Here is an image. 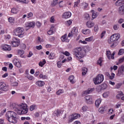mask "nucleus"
<instances>
[{
    "instance_id": "1",
    "label": "nucleus",
    "mask_w": 124,
    "mask_h": 124,
    "mask_svg": "<svg viewBox=\"0 0 124 124\" xmlns=\"http://www.w3.org/2000/svg\"><path fill=\"white\" fill-rule=\"evenodd\" d=\"M12 108L14 111L17 112L19 115H22L23 114H27L29 108H28V105L26 103H22L20 105H17L16 104H13L12 105Z\"/></svg>"
},
{
    "instance_id": "2",
    "label": "nucleus",
    "mask_w": 124,
    "mask_h": 124,
    "mask_svg": "<svg viewBox=\"0 0 124 124\" xmlns=\"http://www.w3.org/2000/svg\"><path fill=\"white\" fill-rule=\"evenodd\" d=\"M6 117L9 122L12 124H17V114L12 111H8L6 114Z\"/></svg>"
},
{
    "instance_id": "3",
    "label": "nucleus",
    "mask_w": 124,
    "mask_h": 124,
    "mask_svg": "<svg viewBox=\"0 0 124 124\" xmlns=\"http://www.w3.org/2000/svg\"><path fill=\"white\" fill-rule=\"evenodd\" d=\"M121 35L120 33H114L110 36V39L108 40V42L109 44H112L111 46V47L114 48V47H116V46L115 42L118 41Z\"/></svg>"
},
{
    "instance_id": "4",
    "label": "nucleus",
    "mask_w": 124,
    "mask_h": 124,
    "mask_svg": "<svg viewBox=\"0 0 124 124\" xmlns=\"http://www.w3.org/2000/svg\"><path fill=\"white\" fill-rule=\"evenodd\" d=\"M74 55L76 56L77 60H81L84 56V50L81 47H77L75 50Z\"/></svg>"
},
{
    "instance_id": "5",
    "label": "nucleus",
    "mask_w": 124,
    "mask_h": 124,
    "mask_svg": "<svg viewBox=\"0 0 124 124\" xmlns=\"http://www.w3.org/2000/svg\"><path fill=\"white\" fill-rule=\"evenodd\" d=\"M104 80V76L101 74L97 75L95 78H93V81L95 85H99V84H101Z\"/></svg>"
},
{
    "instance_id": "6",
    "label": "nucleus",
    "mask_w": 124,
    "mask_h": 124,
    "mask_svg": "<svg viewBox=\"0 0 124 124\" xmlns=\"http://www.w3.org/2000/svg\"><path fill=\"white\" fill-rule=\"evenodd\" d=\"M25 30L23 28L18 27L16 29L15 31V35L18 36V37H23L25 33L24 32Z\"/></svg>"
},
{
    "instance_id": "7",
    "label": "nucleus",
    "mask_w": 124,
    "mask_h": 124,
    "mask_svg": "<svg viewBox=\"0 0 124 124\" xmlns=\"http://www.w3.org/2000/svg\"><path fill=\"white\" fill-rule=\"evenodd\" d=\"M8 89H9L8 85H6L5 82H0V94L2 93L3 92H6L7 91H8Z\"/></svg>"
},
{
    "instance_id": "8",
    "label": "nucleus",
    "mask_w": 124,
    "mask_h": 124,
    "mask_svg": "<svg viewBox=\"0 0 124 124\" xmlns=\"http://www.w3.org/2000/svg\"><path fill=\"white\" fill-rule=\"evenodd\" d=\"M10 44L13 47H18L20 45V39L14 37L12 39Z\"/></svg>"
},
{
    "instance_id": "9",
    "label": "nucleus",
    "mask_w": 124,
    "mask_h": 124,
    "mask_svg": "<svg viewBox=\"0 0 124 124\" xmlns=\"http://www.w3.org/2000/svg\"><path fill=\"white\" fill-rule=\"evenodd\" d=\"M117 75L118 76V77H124V65H122L118 68Z\"/></svg>"
},
{
    "instance_id": "10",
    "label": "nucleus",
    "mask_w": 124,
    "mask_h": 124,
    "mask_svg": "<svg viewBox=\"0 0 124 124\" xmlns=\"http://www.w3.org/2000/svg\"><path fill=\"white\" fill-rule=\"evenodd\" d=\"M80 114H72V115L70 116V119L68 120V123H72L74 120H76L78 119V118H80Z\"/></svg>"
},
{
    "instance_id": "11",
    "label": "nucleus",
    "mask_w": 124,
    "mask_h": 124,
    "mask_svg": "<svg viewBox=\"0 0 124 124\" xmlns=\"http://www.w3.org/2000/svg\"><path fill=\"white\" fill-rule=\"evenodd\" d=\"M106 53L107 58L108 59V60H114V59H115V57H114V56L116 54V52L113 51L112 54V52L110 51V50H107Z\"/></svg>"
},
{
    "instance_id": "12",
    "label": "nucleus",
    "mask_w": 124,
    "mask_h": 124,
    "mask_svg": "<svg viewBox=\"0 0 124 124\" xmlns=\"http://www.w3.org/2000/svg\"><path fill=\"white\" fill-rule=\"evenodd\" d=\"M78 33V29L76 27L73 28L72 31L70 33H69L68 36V37H71V36H73V35H77Z\"/></svg>"
},
{
    "instance_id": "13",
    "label": "nucleus",
    "mask_w": 124,
    "mask_h": 124,
    "mask_svg": "<svg viewBox=\"0 0 124 124\" xmlns=\"http://www.w3.org/2000/svg\"><path fill=\"white\" fill-rule=\"evenodd\" d=\"M25 27L27 30L31 29V28H34L35 27V22L34 21L27 22L25 23Z\"/></svg>"
},
{
    "instance_id": "14",
    "label": "nucleus",
    "mask_w": 124,
    "mask_h": 124,
    "mask_svg": "<svg viewBox=\"0 0 124 124\" xmlns=\"http://www.w3.org/2000/svg\"><path fill=\"white\" fill-rule=\"evenodd\" d=\"M85 98V101L86 103H87L88 104H93V98H92V96H86Z\"/></svg>"
},
{
    "instance_id": "15",
    "label": "nucleus",
    "mask_w": 124,
    "mask_h": 124,
    "mask_svg": "<svg viewBox=\"0 0 124 124\" xmlns=\"http://www.w3.org/2000/svg\"><path fill=\"white\" fill-rule=\"evenodd\" d=\"M1 47L2 48V50L4 51H11V46L8 45L6 44H3L1 45Z\"/></svg>"
},
{
    "instance_id": "16",
    "label": "nucleus",
    "mask_w": 124,
    "mask_h": 124,
    "mask_svg": "<svg viewBox=\"0 0 124 124\" xmlns=\"http://www.w3.org/2000/svg\"><path fill=\"white\" fill-rule=\"evenodd\" d=\"M71 17V12H66L62 15V17L63 19H68Z\"/></svg>"
},
{
    "instance_id": "17",
    "label": "nucleus",
    "mask_w": 124,
    "mask_h": 124,
    "mask_svg": "<svg viewBox=\"0 0 124 124\" xmlns=\"http://www.w3.org/2000/svg\"><path fill=\"white\" fill-rule=\"evenodd\" d=\"M17 54L20 57V58L26 59V55H25V50H23V49H19L17 51Z\"/></svg>"
},
{
    "instance_id": "18",
    "label": "nucleus",
    "mask_w": 124,
    "mask_h": 124,
    "mask_svg": "<svg viewBox=\"0 0 124 124\" xmlns=\"http://www.w3.org/2000/svg\"><path fill=\"white\" fill-rule=\"evenodd\" d=\"M13 63L19 68L22 67V64H21V62L18 61L17 59H15L13 60Z\"/></svg>"
},
{
    "instance_id": "19",
    "label": "nucleus",
    "mask_w": 124,
    "mask_h": 124,
    "mask_svg": "<svg viewBox=\"0 0 124 124\" xmlns=\"http://www.w3.org/2000/svg\"><path fill=\"white\" fill-rule=\"evenodd\" d=\"M35 85L37 86V87H44L45 85V82L42 80H38L35 82Z\"/></svg>"
},
{
    "instance_id": "20",
    "label": "nucleus",
    "mask_w": 124,
    "mask_h": 124,
    "mask_svg": "<svg viewBox=\"0 0 124 124\" xmlns=\"http://www.w3.org/2000/svg\"><path fill=\"white\" fill-rule=\"evenodd\" d=\"M61 40L62 42H69V39H67V35L66 34L61 37Z\"/></svg>"
},
{
    "instance_id": "21",
    "label": "nucleus",
    "mask_w": 124,
    "mask_h": 124,
    "mask_svg": "<svg viewBox=\"0 0 124 124\" xmlns=\"http://www.w3.org/2000/svg\"><path fill=\"white\" fill-rule=\"evenodd\" d=\"M86 25L87 28H91L94 26V23L92 21H88L86 22Z\"/></svg>"
},
{
    "instance_id": "22",
    "label": "nucleus",
    "mask_w": 124,
    "mask_h": 124,
    "mask_svg": "<svg viewBox=\"0 0 124 124\" xmlns=\"http://www.w3.org/2000/svg\"><path fill=\"white\" fill-rule=\"evenodd\" d=\"M102 101V99L101 98H99L97 99L95 102V106L96 108H98L101 104V102Z\"/></svg>"
},
{
    "instance_id": "23",
    "label": "nucleus",
    "mask_w": 124,
    "mask_h": 124,
    "mask_svg": "<svg viewBox=\"0 0 124 124\" xmlns=\"http://www.w3.org/2000/svg\"><path fill=\"white\" fill-rule=\"evenodd\" d=\"M39 78L42 80H47L48 79V75L47 74H44L43 73H41L39 75Z\"/></svg>"
},
{
    "instance_id": "24",
    "label": "nucleus",
    "mask_w": 124,
    "mask_h": 124,
    "mask_svg": "<svg viewBox=\"0 0 124 124\" xmlns=\"http://www.w3.org/2000/svg\"><path fill=\"white\" fill-rule=\"evenodd\" d=\"M119 14L120 15H124V5L121 6L118 9Z\"/></svg>"
},
{
    "instance_id": "25",
    "label": "nucleus",
    "mask_w": 124,
    "mask_h": 124,
    "mask_svg": "<svg viewBox=\"0 0 124 124\" xmlns=\"http://www.w3.org/2000/svg\"><path fill=\"white\" fill-rule=\"evenodd\" d=\"M115 4L116 6H120V5H123V4H124V0H117Z\"/></svg>"
},
{
    "instance_id": "26",
    "label": "nucleus",
    "mask_w": 124,
    "mask_h": 124,
    "mask_svg": "<svg viewBox=\"0 0 124 124\" xmlns=\"http://www.w3.org/2000/svg\"><path fill=\"white\" fill-rule=\"evenodd\" d=\"M61 113H62L61 110L57 109L54 111V116L55 117H59V116H61Z\"/></svg>"
},
{
    "instance_id": "27",
    "label": "nucleus",
    "mask_w": 124,
    "mask_h": 124,
    "mask_svg": "<svg viewBox=\"0 0 124 124\" xmlns=\"http://www.w3.org/2000/svg\"><path fill=\"white\" fill-rule=\"evenodd\" d=\"M19 12V8H13L11 9V13L13 14H17Z\"/></svg>"
},
{
    "instance_id": "28",
    "label": "nucleus",
    "mask_w": 124,
    "mask_h": 124,
    "mask_svg": "<svg viewBox=\"0 0 124 124\" xmlns=\"http://www.w3.org/2000/svg\"><path fill=\"white\" fill-rule=\"evenodd\" d=\"M99 113L101 114H104V112H105V107L102 106L99 108L98 110Z\"/></svg>"
},
{
    "instance_id": "29",
    "label": "nucleus",
    "mask_w": 124,
    "mask_h": 124,
    "mask_svg": "<svg viewBox=\"0 0 124 124\" xmlns=\"http://www.w3.org/2000/svg\"><path fill=\"white\" fill-rule=\"evenodd\" d=\"M91 12L92 13V18L93 19H95V18H96L97 17V13L96 12V11L92 10L91 11Z\"/></svg>"
},
{
    "instance_id": "30",
    "label": "nucleus",
    "mask_w": 124,
    "mask_h": 124,
    "mask_svg": "<svg viewBox=\"0 0 124 124\" xmlns=\"http://www.w3.org/2000/svg\"><path fill=\"white\" fill-rule=\"evenodd\" d=\"M74 76L71 75L69 77V80L71 84H75Z\"/></svg>"
},
{
    "instance_id": "31",
    "label": "nucleus",
    "mask_w": 124,
    "mask_h": 124,
    "mask_svg": "<svg viewBox=\"0 0 124 124\" xmlns=\"http://www.w3.org/2000/svg\"><path fill=\"white\" fill-rule=\"evenodd\" d=\"M32 17H33V13H32V12H30L27 13V19L31 20V19H32Z\"/></svg>"
},
{
    "instance_id": "32",
    "label": "nucleus",
    "mask_w": 124,
    "mask_h": 124,
    "mask_svg": "<svg viewBox=\"0 0 124 124\" xmlns=\"http://www.w3.org/2000/svg\"><path fill=\"white\" fill-rule=\"evenodd\" d=\"M46 64V60H45V59H43L42 61L39 62V63H38L39 65L41 67H43V66L45 65Z\"/></svg>"
},
{
    "instance_id": "33",
    "label": "nucleus",
    "mask_w": 124,
    "mask_h": 124,
    "mask_svg": "<svg viewBox=\"0 0 124 124\" xmlns=\"http://www.w3.org/2000/svg\"><path fill=\"white\" fill-rule=\"evenodd\" d=\"M54 34V27H51L49 30L47 31V34L48 35H52V34Z\"/></svg>"
},
{
    "instance_id": "34",
    "label": "nucleus",
    "mask_w": 124,
    "mask_h": 124,
    "mask_svg": "<svg viewBox=\"0 0 124 124\" xmlns=\"http://www.w3.org/2000/svg\"><path fill=\"white\" fill-rule=\"evenodd\" d=\"M82 33H83V34L87 35L88 34H90V33H91V30L89 29L83 30H82Z\"/></svg>"
},
{
    "instance_id": "35",
    "label": "nucleus",
    "mask_w": 124,
    "mask_h": 124,
    "mask_svg": "<svg viewBox=\"0 0 124 124\" xmlns=\"http://www.w3.org/2000/svg\"><path fill=\"white\" fill-rule=\"evenodd\" d=\"M85 41L87 42H91V41H93V36H91L88 38L85 39Z\"/></svg>"
},
{
    "instance_id": "36",
    "label": "nucleus",
    "mask_w": 124,
    "mask_h": 124,
    "mask_svg": "<svg viewBox=\"0 0 124 124\" xmlns=\"http://www.w3.org/2000/svg\"><path fill=\"white\" fill-rule=\"evenodd\" d=\"M55 58H56V54L54 53H50L49 56H48V58L50 60H54V59H55Z\"/></svg>"
},
{
    "instance_id": "37",
    "label": "nucleus",
    "mask_w": 124,
    "mask_h": 124,
    "mask_svg": "<svg viewBox=\"0 0 124 124\" xmlns=\"http://www.w3.org/2000/svg\"><path fill=\"white\" fill-rule=\"evenodd\" d=\"M64 93V90L63 89H60L57 92H56V93L57 95H61V94H62V93Z\"/></svg>"
},
{
    "instance_id": "38",
    "label": "nucleus",
    "mask_w": 124,
    "mask_h": 124,
    "mask_svg": "<svg viewBox=\"0 0 124 124\" xmlns=\"http://www.w3.org/2000/svg\"><path fill=\"white\" fill-rule=\"evenodd\" d=\"M26 17H27V15H24L22 16V18L19 19V22H20L21 23H24L25 21L26 20L24 19H25V18H26Z\"/></svg>"
},
{
    "instance_id": "39",
    "label": "nucleus",
    "mask_w": 124,
    "mask_h": 124,
    "mask_svg": "<svg viewBox=\"0 0 124 124\" xmlns=\"http://www.w3.org/2000/svg\"><path fill=\"white\" fill-rule=\"evenodd\" d=\"M17 2H22V3H29V0H15Z\"/></svg>"
},
{
    "instance_id": "40",
    "label": "nucleus",
    "mask_w": 124,
    "mask_h": 124,
    "mask_svg": "<svg viewBox=\"0 0 124 124\" xmlns=\"http://www.w3.org/2000/svg\"><path fill=\"white\" fill-rule=\"evenodd\" d=\"M81 5L84 9H86V8H87L88 6H89V4L86 2H83L81 4Z\"/></svg>"
},
{
    "instance_id": "41",
    "label": "nucleus",
    "mask_w": 124,
    "mask_h": 124,
    "mask_svg": "<svg viewBox=\"0 0 124 124\" xmlns=\"http://www.w3.org/2000/svg\"><path fill=\"white\" fill-rule=\"evenodd\" d=\"M58 4V0H53L51 2V6H56Z\"/></svg>"
},
{
    "instance_id": "42",
    "label": "nucleus",
    "mask_w": 124,
    "mask_h": 124,
    "mask_svg": "<svg viewBox=\"0 0 124 124\" xmlns=\"http://www.w3.org/2000/svg\"><path fill=\"white\" fill-rule=\"evenodd\" d=\"M113 28L114 31H118L120 29V25L118 24H114Z\"/></svg>"
},
{
    "instance_id": "43",
    "label": "nucleus",
    "mask_w": 124,
    "mask_h": 124,
    "mask_svg": "<svg viewBox=\"0 0 124 124\" xmlns=\"http://www.w3.org/2000/svg\"><path fill=\"white\" fill-rule=\"evenodd\" d=\"M11 38V36L9 34H6L4 35V39L5 40H9Z\"/></svg>"
},
{
    "instance_id": "44",
    "label": "nucleus",
    "mask_w": 124,
    "mask_h": 124,
    "mask_svg": "<svg viewBox=\"0 0 124 124\" xmlns=\"http://www.w3.org/2000/svg\"><path fill=\"white\" fill-rule=\"evenodd\" d=\"M109 96V92H106L103 94V97L104 98H107Z\"/></svg>"
},
{
    "instance_id": "45",
    "label": "nucleus",
    "mask_w": 124,
    "mask_h": 124,
    "mask_svg": "<svg viewBox=\"0 0 124 124\" xmlns=\"http://www.w3.org/2000/svg\"><path fill=\"white\" fill-rule=\"evenodd\" d=\"M123 95H124V94L123 93V92H120L119 93L116 95V97L118 99H120V98H121V97H122L123 96Z\"/></svg>"
},
{
    "instance_id": "46",
    "label": "nucleus",
    "mask_w": 124,
    "mask_h": 124,
    "mask_svg": "<svg viewBox=\"0 0 124 124\" xmlns=\"http://www.w3.org/2000/svg\"><path fill=\"white\" fill-rule=\"evenodd\" d=\"M26 78H28L29 80H30L31 81V80H33V79H34V77H33V76L30 75H28L27 76H26Z\"/></svg>"
},
{
    "instance_id": "47",
    "label": "nucleus",
    "mask_w": 124,
    "mask_h": 124,
    "mask_svg": "<svg viewBox=\"0 0 124 124\" xmlns=\"http://www.w3.org/2000/svg\"><path fill=\"white\" fill-rule=\"evenodd\" d=\"M72 22H73L72 19H70L65 22V25H66V26H70V25L72 24Z\"/></svg>"
},
{
    "instance_id": "48",
    "label": "nucleus",
    "mask_w": 124,
    "mask_h": 124,
    "mask_svg": "<svg viewBox=\"0 0 124 124\" xmlns=\"http://www.w3.org/2000/svg\"><path fill=\"white\" fill-rule=\"evenodd\" d=\"M122 85H123V83L122 82L118 83L115 85V89H120V88H121V87H122Z\"/></svg>"
},
{
    "instance_id": "49",
    "label": "nucleus",
    "mask_w": 124,
    "mask_h": 124,
    "mask_svg": "<svg viewBox=\"0 0 124 124\" xmlns=\"http://www.w3.org/2000/svg\"><path fill=\"white\" fill-rule=\"evenodd\" d=\"M87 71H88V69L87 68H85V67L83 68L82 75H86Z\"/></svg>"
},
{
    "instance_id": "50",
    "label": "nucleus",
    "mask_w": 124,
    "mask_h": 124,
    "mask_svg": "<svg viewBox=\"0 0 124 124\" xmlns=\"http://www.w3.org/2000/svg\"><path fill=\"white\" fill-rule=\"evenodd\" d=\"M49 21H50V23L54 24V23H55V22H56V19H55V16H51L50 17Z\"/></svg>"
},
{
    "instance_id": "51",
    "label": "nucleus",
    "mask_w": 124,
    "mask_h": 124,
    "mask_svg": "<svg viewBox=\"0 0 124 124\" xmlns=\"http://www.w3.org/2000/svg\"><path fill=\"white\" fill-rule=\"evenodd\" d=\"M124 49H121L119 50V52H118V55L119 56H122V55H124Z\"/></svg>"
},
{
    "instance_id": "52",
    "label": "nucleus",
    "mask_w": 124,
    "mask_h": 124,
    "mask_svg": "<svg viewBox=\"0 0 124 124\" xmlns=\"http://www.w3.org/2000/svg\"><path fill=\"white\" fill-rule=\"evenodd\" d=\"M102 62H103L102 58H100L97 62L98 64H99V65H100V66H101V65H102Z\"/></svg>"
},
{
    "instance_id": "53",
    "label": "nucleus",
    "mask_w": 124,
    "mask_h": 124,
    "mask_svg": "<svg viewBox=\"0 0 124 124\" xmlns=\"http://www.w3.org/2000/svg\"><path fill=\"white\" fill-rule=\"evenodd\" d=\"M93 89L89 88L87 91H85V93H86L89 94V93H93Z\"/></svg>"
},
{
    "instance_id": "54",
    "label": "nucleus",
    "mask_w": 124,
    "mask_h": 124,
    "mask_svg": "<svg viewBox=\"0 0 124 124\" xmlns=\"http://www.w3.org/2000/svg\"><path fill=\"white\" fill-rule=\"evenodd\" d=\"M79 3H80V0H78L77 1L75 2L74 7L75 8L78 7Z\"/></svg>"
},
{
    "instance_id": "55",
    "label": "nucleus",
    "mask_w": 124,
    "mask_h": 124,
    "mask_svg": "<svg viewBox=\"0 0 124 124\" xmlns=\"http://www.w3.org/2000/svg\"><path fill=\"white\" fill-rule=\"evenodd\" d=\"M62 53L63 54V55H65V56H66L67 57H69V56H70V53H69V52H68V51H63L62 52Z\"/></svg>"
},
{
    "instance_id": "56",
    "label": "nucleus",
    "mask_w": 124,
    "mask_h": 124,
    "mask_svg": "<svg viewBox=\"0 0 124 124\" xmlns=\"http://www.w3.org/2000/svg\"><path fill=\"white\" fill-rule=\"evenodd\" d=\"M105 34H106V31H103L100 35L101 39L104 38Z\"/></svg>"
},
{
    "instance_id": "57",
    "label": "nucleus",
    "mask_w": 124,
    "mask_h": 124,
    "mask_svg": "<svg viewBox=\"0 0 124 124\" xmlns=\"http://www.w3.org/2000/svg\"><path fill=\"white\" fill-rule=\"evenodd\" d=\"M8 21H9V23H14V21H15V20L14 19V18H13L12 17H10L8 18Z\"/></svg>"
},
{
    "instance_id": "58",
    "label": "nucleus",
    "mask_w": 124,
    "mask_h": 124,
    "mask_svg": "<svg viewBox=\"0 0 124 124\" xmlns=\"http://www.w3.org/2000/svg\"><path fill=\"white\" fill-rule=\"evenodd\" d=\"M99 30V28H98V25H95L94 26V31H98Z\"/></svg>"
},
{
    "instance_id": "59",
    "label": "nucleus",
    "mask_w": 124,
    "mask_h": 124,
    "mask_svg": "<svg viewBox=\"0 0 124 124\" xmlns=\"http://www.w3.org/2000/svg\"><path fill=\"white\" fill-rule=\"evenodd\" d=\"M84 17L86 20H90L91 19V17H90V15L88 14H85L84 15Z\"/></svg>"
},
{
    "instance_id": "60",
    "label": "nucleus",
    "mask_w": 124,
    "mask_h": 124,
    "mask_svg": "<svg viewBox=\"0 0 124 124\" xmlns=\"http://www.w3.org/2000/svg\"><path fill=\"white\" fill-rule=\"evenodd\" d=\"M88 109H89V108H88V107H87V106H84L82 108V110L83 112H86V111H87Z\"/></svg>"
},
{
    "instance_id": "61",
    "label": "nucleus",
    "mask_w": 124,
    "mask_h": 124,
    "mask_svg": "<svg viewBox=\"0 0 124 124\" xmlns=\"http://www.w3.org/2000/svg\"><path fill=\"white\" fill-rule=\"evenodd\" d=\"M101 88L102 90H106V89H107V84L105 83L102 84Z\"/></svg>"
},
{
    "instance_id": "62",
    "label": "nucleus",
    "mask_w": 124,
    "mask_h": 124,
    "mask_svg": "<svg viewBox=\"0 0 124 124\" xmlns=\"http://www.w3.org/2000/svg\"><path fill=\"white\" fill-rule=\"evenodd\" d=\"M57 67H58V68H61V67H62V62L61 61H58L57 62Z\"/></svg>"
},
{
    "instance_id": "63",
    "label": "nucleus",
    "mask_w": 124,
    "mask_h": 124,
    "mask_svg": "<svg viewBox=\"0 0 124 124\" xmlns=\"http://www.w3.org/2000/svg\"><path fill=\"white\" fill-rule=\"evenodd\" d=\"M121 107H122V105L119 103L117 104L114 106V108H115L116 109H118L119 108H121Z\"/></svg>"
},
{
    "instance_id": "64",
    "label": "nucleus",
    "mask_w": 124,
    "mask_h": 124,
    "mask_svg": "<svg viewBox=\"0 0 124 124\" xmlns=\"http://www.w3.org/2000/svg\"><path fill=\"white\" fill-rule=\"evenodd\" d=\"M36 106H35V105H33L31 106L30 108V111H33V110H34V109H35Z\"/></svg>"
}]
</instances>
